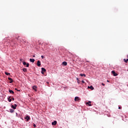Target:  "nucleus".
I'll list each match as a JSON object with an SVG mask.
<instances>
[{
	"label": "nucleus",
	"instance_id": "nucleus-18",
	"mask_svg": "<svg viewBox=\"0 0 128 128\" xmlns=\"http://www.w3.org/2000/svg\"><path fill=\"white\" fill-rule=\"evenodd\" d=\"M10 112L11 113L14 112V110L12 109H10Z\"/></svg>",
	"mask_w": 128,
	"mask_h": 128
},
{
	"label": "nucleus",
	"instance_id": "nucleus-26",
	"mask_svg": "<svg viewBox=\"0 0 128 128\" xmlns=\"http://www.w3.org/2000/svg\"><path fill=\"white\" fill-rule=\"evenodd\" d=\"M102 86H105L104 84L102 83Z\"/></svg>",
	"mask_w": 128,
	"mask_h": 128
},
{
	"label": "nucleus",
	"instance_id": "nucleus-3",
	"mask_svg": "<svg viewBox=\"0 0 128 128\" xmlns=\"http://www.w3.org/2000/svg\"><path fill=\"white\" fill-rule=\"evenodd\" d=\"M42 74H44V72H46V68H42Z\"/></svg>",
	"mask_w": 128,
	"mask_h": 128
},
{
	"label": "nucleus",
	"instance_id": "nucleus-10",
	"mask_svg": "<svg viewBox=\"0 0 128 128\" xmlns=\"http://www.w3.org/2000/svg\"><path fill=\"white\" fill-rule=\"evenodd\" d=\"M40 64H41L40 62V60H38L37 62V66H40Z\"/></svg>",
	"mask_w": 128,
	"mask_h": 128
},
{
	"label": "nucleus",
	"instance_id": "nucleus-13",
	"mask_svg": "<svg viewBox=\"0 0 128 128\" xmlns=\"http://www.w3.org/2000/svg\"><path fill=\"white\" fill-rule=\"evenodd\" d=\"M88 88H90V90H94V87L92 86H88Z\"/></svg>",
	"mask_w": 128,
	"mask_h": 128
},
{
	"label": "nucleus",
	"instance_id": "nucleus-27",
	"mask_svg": "<svg viewBox=\"0 0 128 128\" xmlns=\"http://www.w3.org/2000/svg\"><path fill=\"white\" fill-rule=\"evenodd\" d=\"M20 62H22V58L20 59Z\"/></svg>",
	"mask_w": 128,
	"mask_h": 128
},
{
	"label": "nucleus",
	"instance_id": "nucleus-24",
	"mask_svg": "<svg viewBox=\"0 0 128 128\" xmlns=\"http://www.w3.org/2000/svg\"><path fill=\"white\" fill-rule=\"evenodd\" d=\"M82 84H84V81L82 80Z\"/></svg>",
	"mask_w": 128,
	"mask_h": 128
},
{
	"label": "nucleus",
	"instance_id": "nucleus-15",
	"mask_svg": "<svg viewBox=\"0 0 128 128\" xmlns=\"http://www.w3.org/2000/svg\"><path fill=\"white\" fill-rule=\"evenodd\" d=\"M22 70L24 72H28V70L26 68H23Z\"/></svg>",
	"mask_w": 128,
	"mask_h": 128
},
{
	"label": "nucleus",
	"instance_id": "nucleus-34",
	"mask_svg": "<svg viewBox=\"0 0 128 128\" xmlns=\"http://www.w3.org/2000/svg\"><path fill=\"white\" fill-rule=\"evenodd\" d=\"M15 90H16V88H15Z\"/></svg>",
	"mask_w": 128,
	"mask_h": 128
},
{
	"label": "nucleus",
	"instance_id": "nucleus-28",
	"mask_svg": "<svg viewBox=\"0 0 128 128\" xmlns=\"http://www.w3.org/2000/svg\"><path fill=\"white\" fill-rule=\"evenodd\" d=\"M121 108H122V107H120V106H119V107H118V109H119V110H120Z\"/></svg>",
	"mask_w": 128,
	"mask_h": 128
},
{
	"label": "nucleus",
	"instance_id": "nucleus-29",
	"mask_svg": "<svg viewBox=\"0 0 128 128\" xmlns=\"http://www.w3.org/2000/svg\"><path fill=\"white\" fill-rule=\"evenodd\" d=\"M41 58H44V56H41Z\"/></svg>",
	"mask_w": 128,
	"mask_h": 128
},
{
	"label": "nucleus",
	"instance_id": "nucleus-19",
	"mask_svg": "<svg viewBox=\"0 0 128 128\" xmlns=\"http://www.w3.org/2000/svg\"><path fill=\"white\" fill-rule=\"evenodd\" d=\"M80 76H84V77H86V74H80Z\"/></svg>",
	"mask_w": 128,
	"mask_h": 128
},
{
	"label": "nucleus",
	"instance_id": "nucleus-9",
	"mask_svg": "<svg viewBox=\"0 0 128 128\" xmlns=\"http://www.w3.org/2000/svg\"><path fill=\"white\" fill-rule=\"evenodd\" d=\"M92 104V102L90 101L86 102V104H88L89 106H92V104Z\"/></svg>",
	"mask_w": 128,
	"mask_h": 128
},
{
	"label": "nucleus",
	"instance_id": "nucleus-25",
	"mask_svg": "<svg viewBox=\"0 0 128 128\" xmlns=\"http://www.w3.org/2000/svg\"><path fill=\"white\" fill-rule=\"evenodd\" d=\"M12 100H14V98H12Z\"/></svg>",
	"mask_w": 128,
	"mask_h": 128
},
{
	"label": "nucleus",
	"instance_id": "nucleus-22",
	"mask_svg": "<svg viewBox=\"0 0 128 128\" xmlns=\"http://www.w3.org/2000/svg\"><path fill=\"white\" fill-rule=\"evenodd\" d=\"M5 74H6V76H10V74L8 72H6Z\"/></svg>",
	"mask_w": 128,
	"mask_h": 128
},
{
	"label": "nucleus",
	"instance_id": "nucleus-23",
	"mask_svg": "<svg viewBox=\"0 0 128 128\" xmlns=\"http://www.w3.org/2000/svg\"><path fill=\"white\" fill-rule=\"evenodd\" d=\"M33 126H34V128H36V126L34 124Z\"/></svg>",
	"mask_w": 128,
	"mask_h": 128
},
{
	"label": "nucleus",
	"instance_id": "nucleus-2",
	"mask_svg": "<svg viewBox=\"0 0 128 128\" xmlns=\"http://www.w3.org/2000/svg\"><path fill=\"white\" fill-rule=\"evenodd\" d=\"M23 64L24 66H26V68H28L30 66V64L27 63L26 62H23Z\"/></svg>",
	"mask_w": 128,
	"mask_h": 128
},
{
	"label": "nucleus",
	"instance_id": "nucleus-12",
	"mask_svg": "<svg viewBox=\"0 0 128 128\" xmlns=\"http://www.w3.org/2000/svg\"><path fill=\"white\" fill-rule=\"evenodd\" d=\"M66 60H68V62H70V60H72V58L68 56H67V57H66Z\"/></svg>",
	"mask_w": 128,
	"mask_h": 128
},
{
	"label": "nucleus",
	"instance_id": "nucleus-30",
	"mask_svg": "<svg viewBox=\"0 0 128 128\" xmlns=\"http://www.w3.org/2000/svg\"><path fill=\"white\" fill-rule=\"evenodd\" d=\"M78 84H80V80H78Z\"/></svg>",
	"mask_w": 128,
	"mask_h": 128
},
{
	"label": "nucleus",
	"instance_id": "nucleus-17",
	"mask_svg": "<svg viewBox=\"0 0 128 128\" xmlns=\"http://www.w3.org/2000/svg\"><path fill=\"white\" fill-rule=\"evenodd\" d=\"M32 88H33V90H36V86H33Z\"/></svg>",
	"mask_w": 128,
	"mask_h": 128
},
{
	"label": "nucleus",
	"instance_id": "nucleus-7",
	"mask_svg": "<svg viewBox=\"0 0 128 128\" xmlns=\"http://www.w3.org/2000/svg\"><path fill=\"white\" fill-rule=\"evenodd\" d=\"M56 124H58V122L54 120V122H52V126H56Z\"/></svg>",
	"mask_w": 128,
	"mask_h": 128
},
{
	"label": "nucleus",
	"instance_id": "nucleus-31",
	"mask_svg": "<svg viewBox=\"0 0 128 128\" xmlns=\"http://www.w3.org/2000/svg\"><path fill=\"white\" fill-rule=\"evenodd\" d=\"M76 80L78 81V78H76Z\"/></svg>",
	"mask_w": 128,
	"mask_h": 128
},
{
	"label": "nucleus",
	"instance_id": "nucleus-1",
	"mask_svg": "<svg viewBox=\"0 0 128 128\" xmlns=\"http://www.w3.org/2000/svg\"><path fill=\"white\" fill-rule=\"evenodd\" d=\"M16 106H18V105H16V104H14V105L11 106V108L14 110H16Z\"/></svg>",
	"mask_w": 128,
	"mask_h": 128
},
{
	"label": "nucleus",
	"instance_id": "nucleus-11",
	"mask_svg": "<svg viewBox=\"0 0 128 128\" xmlns=\"http://www.w3.org/2000/svg\"><path fill=\"white\" fill-rule=\"evenodd\" d=\"M62 64H63V66H68V63L66 62H62Z\"/></svg>",
	"mask_w": 128,
	"mask_h": 128
},
{
	"label": "nucleus",
	"instance_id": "nucleus-21",
	"mask_svg": "<svg viewBox=\"0 0 128 128\" xmlns=\"http://www.w3.org/2000/svg\"><path fill=\"white\" fill-rule=\"evenodd\" d=\"M8 100L10 102H12V98H10V96L8 98Z\"/></svg>",
	"mask_w": 128,
	"mask_h": 128
},
{
	"label": "nucleus",
	"instance_id": "nucleus-16",
	"mask_svg": "<svg viewBox=\"0 0 128 128\" xmlns=\"http://www.w3.org/2000/svg\"><path fill=\"white\" fill-rule=\"evenodd\" d=\"M9 92H10V94H14V92L12 90H9Z\"/></svg>",
	"mask_w": 128,
	"mask_h": 128
},
{
	"label": "nucleus",
	"instance_id": "nucleus-5",
	"mask_svg": "<svg viewBox=\"0 0 128 128\" xmlns=\"http://www.w3.org/2000/svg\"><path fill=\"white\" fill-rule=\"evenodd\" d=\"M8 80H10V84H12L14 80H12V78H8Z\"/></svg>",
	"mask_w": 128,
	"mask_h": 128
},
{
	"label": "nucleus",
	"instance_id": "nucleus-14",
	"mask_svg": "<svg viewBox=\"0 0 128 128\" xmlns=\"http://www.w3.org/2000/svg\"><path fill=\"white\" fill-rule=\"evenodd\" d=\"M30 62H34V59L30 58Z\"/></svg>",
	"mask_w": 128,
	"mask_h": 128
},
{
	"label": "nucleus",
	"instance_id": "nucleus-20",
	"mask_svg": "<svg viewBox=\"0 0 128 128\" xmlns=\"http://www.w3.org/2000/svg\"><path fill=\"white\" fill-rule=\"evenodd\" d=\"M124 62H126V64H127L128 62V59H124Z\"/></svg>",
	"mask_w": 128,
	"mask_h": 128
},
{
	"label": "nucleus",
	"instance_id": "nucleus-4",
	"mask_svg": "<svg viewBox=\"0 0 128 128\" xmlns=\"http://www.w3.org/2000/svg\"><path fill=\"white\" fill-rule=\"evenodd\" d=\"M80 97L78 96H76L74 98V100L75 102H78V100H80Z\"/></svg>",
	"mask_w": 128,
	"mask_h": 128
},
{
	"label": "nucleus",
	"instance_id": "nucleus-8",
	"mask_svg": "<svg viewBox=\"0 0 128 128\" xmlns=\"http://www.w3.org/2000/svg\"><path fill=\"white\" fill-rule=\"evenodd\" d=\"M25 118H26V120L27 122H28L29 120H30V118L29 116H26V117Z\"/></svg>",
	"mask_w": 128,
	"mask_h": 128
},
{
	"label": "nucleus",
	"instance_id": "nucleus-32",
	"mask_svg": "<svg viewBox=\"0 0 128 128\" xmlns=\"http://www.w3.org/2000/svg\"><path fill=\"white\" fill-rule=\"evenodd\" d=\"M18 92H20V90H18Z\"/></svg>",
	"mask_w": 128,
	"mask_h": 128
},
{
	"label": "nucleus",
	"instance_id": "nucleus-6",
	"mask_svg": "<svg viewBox=\"0 0 128 128\" xmlns=\"http://www.w3.org/2000/svg\"><path fill=\"white\" fill-rule=\"evenodd\" d=\"M112 74L114 76H118V74L116 73V72H114V70H112Z\"/></svg>",
	"mask_w": 128,
	"mask_h": 128
},
{
	"label": "nucleus",
	"instance_id": "nucleus-33",
	"mask_svg": "<svg viewBox=\"0 0 128 128\" xmlns=\"http://www.w3.org/2000/svg\"><path fill=\"white\" fill-rule=\"evenodd\" d=\"M34 58V56H33Z\"/></svg>",
	"mask_w": 128,
	"mask_h": 128
}]
</instances>
